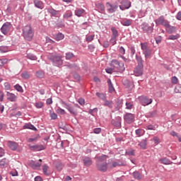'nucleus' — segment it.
I'll return each mask as SVG.
<instances>
[{"label":"nucleus","instance_id":"nucleus-8","mask_svg":"<svg viewBox=\"0 0 181 181\" xmlns=\"http://www.w3.org/2000/svg\"><path fill=\"white\" fill-rule=\"evenodd\" d=\"M120 4H122L119 6L121 11H125V9H129V8H131V1L128 0H123L120 1Z\"/></svg>","mask_w":181,"mask_h":181},{"label":"nucleus","instance_id":"nucleus-59","mask_svg":"<svg viewBox=\"0 0 181 181\" xmlns=\"http://www.w3.org/2000/svg\"><path fill=\"white\" fill-rule=\"evenodd\" d=\"M35 107L36 108H42V107H43V103L39 102L35 103Z\"/></svg>","mask_w":181,"mask_h":181},{"label":"nucleus","instance_id":"nucleus-4","mask_svg":"<svg viewBox=\"0 0 181 181\" xmlns=\"http://www.w3.org/2000/svg\"><path fill=\"white\" fill-rule=\"evenodd\" d=\"M111 66L114 67V69H117L119 73H122V71H125V66L123 63H119L117 59H113L111 62Z\"/></svg>","mask_w":181,"mask_h":181},{"label":"nucleus","instance_id":"nucleus-14","mask_svg":"<svg viewBox=\"0 0 181 181\" xmlns=\"http://www.w3.org/2000/svg\"><path fill=\"white\" fill-rule=\"evenodd\" d=\"M6 96H7V100H8L9 101H11L12 103L18 100V96L15 95V93H12L11 92H6Z\"/></svg>","mask_w":181,"mask_h":181},{"label":"nucleus","instance_id":"nucleus-53","mask_svg":"<svg viewBox=\"0 0 181 181\" xmlns=\"http://www.w3.org/2000/svg\"><path fill=\"white\" fill-rule=\"evenodd\" d=\"M110 43H112V46L117 43V37H112L110 39Z\"/></svg>","mask_w":181,"mask_h":181},{"label":"nucleus","instance_id":"nucleus-15","mask_svg":"<svg viewBox=\"0 0 181 181\" xmlns=\"http://www.w3.org/2000/svg\"><path fill=\"white\" fill-rule=\"evenodd\" d=\"M7 145L8 148L11 149V151H16L18 149V143L15 141H8L7 143Z\"/></svg>","mask_w":181,"mask_h":181},{"label":"nucleus","instance_id":"nucleus-48","mask_svg":"<svg viewBox=\"0 0 181 181\" xmlns=\"http://www.w3.org/2000/svg\"><path fill=\"white\" fill-rule=\"evenodd\" d=\"M146 129L151 130V131H156V127L154 125L150 124L146 127Z\"/></svg>","mask_w":181,"mask_h":181},{"label":"nucleus","instance_id":"nucleus-21","mask_svg":"<svg viewBox=\"0 0 181 181\" xmlns=\"http://www.w3.org/2000/svg\"><path fill=\"white\" fill-rule=\"evenodd\" d=\"M85 12H86L85 9L76 8V10L75 11V15L76 16H78V18H80V16H81V15H83V13H84Z\"/></svg>","mask_w":181,"mask_h":181},{"label":"nucleus","instance_id":"nucleus-3","mask_svg":"<svg viewBox=\"0 0 181 181\" xmlns=\"http://www.w3.org/2000/svg\"><path fill=\"white\" fill-rule=\"evenodd\" d=\"M141 47L145 59H149L152 54V49L148 47V45L146 43H141Z\"/></svg>","mask_w":181,"mask_h":181},{"label":"nucleus","instance_id":"nucleus-29","mask_svg":"<svg viewBox=\"0 0 181 181\" xmlns=\"http://www.w3.org/2000/svg\"><path fill=\"white\" fill-rule=\"evenodd\" d=\"M159 161L161 162V163H163V165H170L171 163L170 160L168 158H161L159 160Z\"/></svg>","mask_w":181,"mask_h":181},{"label":"nucleus","instance_id":"nucleus-57","mask_svg":"<svg viewBox=\"0 0 181 181\" xmlns=\"http://www.w3.org/2000/svg\"><path fill=\"white\" fill-rule=\"evenodd\" d=\"M175 93H181V86L180 85H178L175 87Z\"/></svg>","mask_w":181,"mask_h":181},{"label":"nucleus","instance_id":"nucleus-7","mask_svg":"<svg viewBox=\"0 0 181 181\" xmlns=\"http://www.w3.org/2000/svg\"><path fill=\"white\" fill-rule=\"evenodd\" d=\"M139 100H140V103L144 107H146V105H150V104L153 101L152 98H149L146 96H141L139 98Z\"/></svg>","mask_w":181,"mask_h":181},{"label":"nucleus","instance_id":"nucleus-58","mask_svg":"<svg viewBox=\"0 0 181 181\" xmlns=\"http://www.w3.org/2000/svg\"><path fill=\"white\" fill-rule=\"evenodd\" d=\"M7 163L8 162H6V159L4 158L0 161V166H5Z\"/></svg>","mask_w":181,"mask_h":181},{"label":"nucleus","instance_id":"nucleus-2","mask_svg":"<svg viewBox=\"0 0 181 181\" xmlns=\"http://www.w3.org/2000/svg\"><path fill=\"white\" fill-rule=\"evenodd\" d=\"M23 35L25 40L33 39V31L30 25H26L23 28Z\"/></svg>","mask_w":181,"mask_h":181},{"label":"nucleus","instance_id":"nucleus-39","mask_svg":"<svg viewBox=\"0 0 181 181\" xmlns=\"http://www.w3.org/2000/svg\"><path fill=\"white\" fill-rule=\"evenodd\" d=\"M39 138H40L39 135L34 136L31 138H29L28 139V142H36V141H37V139H39Z\"/></svg>","mask_w":181,"mask_h":181},{"label":"nucleus","instance_id":"nucleus-9","mask_svg":"<svg viewBox=\"0 0 181 181\" xmlns=\"http://www.w3.org/2000/svg\"><path fill=\"white\" fill-rule=\"evenodd\" d=\"M62 59H63V57L62 56H58V55L54 56L52 57V62L54 66H62V64H63V60H62Z\"/></svg>","mask_w":181,"mask_h":181},{"label":"nucleus","instance_id":"nucleus-49","mask_svg":"<svg viewBox=\"0 0 181 181\" xmlns=\"http://www.w3.org/2000/svg\"><path fill=\"white\" fill-rule=\"evenodd\" d=\"M94 37L95 35H88L87 37H86V42H93V40H94Z\"/></svg>","mask_w":181,"mask_h":181},{"label":"nucleus","instance_id":"nucleus-61","mask_svg":"<svg viewBox=\"0 0 181 181\" xmlns=\"http://www.w3.org/2000/svg\"><path fill=\"white\" fill-rule=\"evenodd\" d=\"M172 83L173 84H177V77L173 76L172 78Z\"/></svg>","mask_w":181,"mask_h":181},{"label":"nucleus","instance_id":"nucleus-62","mask_svg":"<svg viewBox=\"0 0 181 181\" xmlns=\"http://www.w3.org/2000/svg\"><path fill=\"white\" fill-rule=\"evenodd\" d=\"M94 134H100L101 132V128H95L93 129Z\"/></svg>","mask_w":181,"mask_h":181},{"label":"nucleus","instance_id":"nucleus-12","mask_svg":"<svg viewBox=\"0 0 181 181\" xmlns=\"http://www.w3.org/2000/svg\"><path fill=\"white\" fill-rule=\"evenodd\" d=\"M29 148L31 151H44V149L46 148L45 146L42 144H37L34 146L29 145Z\"/></svg>","mask_w":181,"mask_h":181},{"label":"nucleus","instance_id":"nucleus-52","mask_svg":"<svg viewBox=\"0 0 181 181\" xmlns=\"http://www.w3.org/2000/svg\"><path fill=\"white\" fill-rule=\"evenodd\" d=\"M126 155H129V156L135 155V151L134 150H129L126 151Z\"/></svg>","mask_w":181,"mask_h":181},{"label":"nucleus","instance_id":"nucleus-34","mask_svg":"<svg viewBox=\"0 0 181 181\" xmlns=\"http://www.w3.org/2000/svg\"><path fill=\"white\" fill-rule=\"evenodd\" d=\"M136 132V135H137V136H142V135H144L145 134V131H144V129H138L135 131Z\"/></svg>","mask_w":181,"mask_h":181},{"label":"nucleus","instance_id":"nucleus-17","mask_svg":"<svg viewBox=\"0 0 181 181\" xmlns=\"http://www.w3.org/2000/svg\"><path fill=\"white\" fill-rule=\"evenodd\" d=\"M165 30L167 33L170 35L172 33H175L177 29L175 26H170V23H168V26L165 27Z\"/></svg>","mask_w":181,"mask_h":181},{"label":"nucleus","instance_id":"nucleus-28","mask_svg":"<svg viewBox=\"0 0 181 181\" xmlns=\"http://www.w3.org/2000/svg\"><path fill=\"white\" fill-rule=\"evenodd\" d=\"M146 140L144 139L142 140L139 144V146H140V148H141V149H146Z\"/></svg>","mask_w":181,"mask_h":181},{"label":"nucleus","instance_id":"nucleus-23","mask_svg":"<svg viewBox=\"0 0 181 181\" xmlns=\"http://www.w3.org/2000/svg\"><path fill=\"white\" fill-rule=\"evenodd\" d=\"M125 163H122L120 161H114L112 163L111 168H117V166H125Z\"/></svg>","mask_w":181,"mask_h":181},{"label":"nucleus","instance_id":"nucleus-25","mask_svg":"<svg viewBox=\"0 0 181 181\" xmlns=\"http://www.w3.org/2000/svg\"><path fill=\"white\" fill-rule=\"evenodd\" d=\"M132 24V20L131 19H126L122 21V25H123V26H131Z\"/></svg>","mask_w":181,"mask_h":181},{"label":"nucleus","instance_id":"nucleus-44","mask_svg":"<svg viewBox=\"0 0 181 181\" xmlns=\"http://www.w3.org/2000/svg\"><path fill=\"white\" fill-rule=\"evenodd\" d=\"M96 7L98 8V9H100V11H104V9H105L104 4L101 3H98V4H96Z\"/></svg>","mask_w":181,"mask_h":181},{"label":"nucleus","instance_id":"nucleus-22","mask_svg":"<svg viewBox=\"0 0 181 181\" xmlns=\"http://www.w3.org/2000/svg\"><path fill=\"white\" fill-rule=\"evenodd\" d=\"M47 12L52 16H56V15H59V12H60V11H56L54 8H47Z\"/></svg>","mask_w":181,"mask_h":181},{"label":"nucleus","instance_id":"nucleus-46","mask_svg":"<svg viewBox=\"0 0 181 181\" xmlns=\"http://www.w3.org/2000/svg\"><path fill=\"white\" fill-rule=\"evenodd\" d=\"M0 52L1 53H6V52H8V47H5V46L0 47Z\"/></svg>","mask_w":181,"mask_h":181},{"label":"nucleus","instance_id":"nucleus-26","mask_svg":"<svg viewBox=\"0 0 181 181\" xmlns=\"http://www.w3.org/2000/svg\"><path fill=\"white\" fill-rule=\"evenodd\" d=\"M73 16V12L69 10L66 11V13L64 14L63 18L64 19H69V18H71Z\"/></svg>","mask_w":181,"mask_h":181},{"label":"nucleus","instance_id":"nucleus-41","mask_svg":"<svg viewBox=\"0 0 181 181\" xmlns=\"http://www.w3.org/2000/svg\"><path fill=\"white\" fill-rule=\"evenodd\" d=\"M65 57L66 60H70V59H73V57H74V54L72 52H67Z\"/></svg>","mask_w":181,"mask_h":181},{"label":"nucleus","instance_id":"nucleus-19","mask_svg":"<svg viewBox=\"0 0 181 181\" xmlns=\"http://www.w3.org/2000/svg\"><path fill=\"white\" fill-rule=\"evenodd\" d=\"M66 110L69 111L70 114H72V115H77V109L73 106L67 105Z\"/></svg>","mask_w":181,"mask_h":181},{"label":"nucleus","instance_id":"nucleus-47","mask_svg":"<svg viewBox=\"0 0 181 181\" xmlns=\"http://www.w3.org/2000/svg\"><path fill=\"white\" fill-rule=\"evenodd\" d=\"M27 57L30 59V60H37V57L36 56L32 54H28L27 55Z\"/></svg>","mask_w":181,"mask_h":181},{"label":"nucleus","instance_id":"nucleus-11","mask_svg":"<svg viewBox=\"0 0 181 181\" xmlns=\"http://www.w3.org/2000/svg\"><path fill=\"white\" fill-rule=\"evenodd\" d=\"M106 8L109 13H114L118 9V6H113L110 3H106Z\"/></svg>","mask_w":181,"mask_h":181},{"label":"nucleus","instance_id":"nucleus-16","mask_svg":"<svg viewBox=\"0 0 181 181\" xmlns=\"http://www.w3.org/2000/svg\"><path fill=\"white\" fill-rule=\"evenodd\" d=\"M83 162L84 166H86V167L91 166V165H93V160H91L90 157H83Z\"/></svg>","mask_w":181,"mask_h":181},{"label":"nucleus","instance_id":"nucleus-33","mask_svg":"<svg viewBox=\"0 0 181 181\" xmlns=\"http://www.w3.org/2000/svg\"><path fill=\"white\" fill-rule=\"evenodd\" d=\"M107 84L109 86V90L110 93L115 91V89H114V86H112V83L111 82V79L107 80Z\"/></svg>","mask_w":181,"mask_h":181},{"label":"nucleus","instance_id":"nucleus-24","mask_svg":"<svg viewBox=\"0 0 181 181\" xmlns=\"http://www.w3.org/2000/svg\"><path fill=\"white\" fill-rule=\"evenodd\" d=\"M35 6L36 8H39L40 9H43V3L39 0L34 1Z\"/></svg>","mask_w":181,"mask_h":181},{"label":"nucleus","instance_id":"nucleus-5","mask_svg":"<svg viewBox=\"0 0 181 181\" xmlns=\"http://www.w3.org/2000/svg\"><path fill=\"white\" fill-rule=\"evenodd\" d=\"M12 29V24L9 22L4 23L1 28V32L3 35H8L11 30Z\"/></svg>","mask_w":181,"mask_h":181},{"label":"nucleus","instance_id":"nucleus-56","mask_svg":"<svg viewBox=\"0 0 181 181\" xmlns=\"http://www.w3.org/2000/svg\"><path fill=\"white\" fill-rule=\"evenodd\" d=\"M78 103L80 105H84V104H86V100L83 98H79Z\"/></svg>","mask_w":181,"mask_h":181},{"label":"nucleus","instance_id":"nucleus-50","mask_svg":"<svg viewBox=\"0 0 181 181\" xmlns=\"http://www.w3.org/2000/svg\"><path fill=\"white\" fill-rule=\"evenodd\" d=\"M23 78H25V79H28L29 78V77H30V75H29V74L28 72H23L22 74H21Z\"/></svg>","mask_w":181,"mask_h":181},{"label":"nucleus","instance_id":"nucleus-60","mask_svg":"<svg viewBox=\"0 0 181 181\" xmlns=\"http://www.w3.org/2000/svg\"><path fill=\"white\" fill-rule=\"evenodd\" d=\"M50 117L52 119H57V115L54 112L51 113Z\"/></svg>","mask_w":181,"mask_h":181},{"label":"nucleus","instance_id":"nucleus-55","mask_svg":"<svg viewBox=\"0 0 181 181\" xmlns=\"http://www.w3.org/2000/svg\"><path fill=\"white\" fill-rule=\"evenodd\" d=\"M4 88L5 90H11V84H9L8 82H6L4 83Z\"/></svg>","mask_w":181,"mask_h":181},{"label":"nucleus","instance_id":"nucleus-13","mask_svg":"<svg viewBox=\"0 0 181 181\" xmlns=\"http://www.w3.org/2000/svg\"><path fill=\"white\" fill-rule=\"evenodd\" d=\"M135 117L132 113H127L126 115L124 116V120L127 124H132L134 122Z\"/></svg>","mask_w":181,"mask_h":181},{"label":"nucleus","instance_id":"nucleus-31","mask_svg":"<svg viewBox=\"0 0 181 181\" xmlns=\"http://www.w3.org/2000/svg\"><path fill=\"white\" fill-rule=\"evenodd\" d=\"M96 95H97V97H98V98H100V100H103V101H105L107 100V97L105 96V94H104V93H100L97 92Z\"/></svg>","mask_w":181,"mask_h":181},{"label":"nucleus","instance_id":"nucleus-40","mask_svg":"<svg viewBox=\"0 0 181 181\" xmlns=\"http://www.w3.org/2000/svg\"><path fill=\"white\" fill-rule=\"evenodd\" d=\"M111 30L112 32V37H118V30H117V29H115V28H112Z\"/></svg>","mask_w":181,"mask_h":181},{"label":"nucleus","instance_id":"nucleus-32","mask_svg":"<svg viewBox=\"0 0 181 181\" xmlns=\"http://www.w3.org/2000/svg\"><path fill=\"white\" fill-rule=\"evenodd\" d=\"M24 128L27 129H32L33 131H36V127H35L33 124H25L24 125Z\"/></svg>","mask_w":181,"mask_h":181},{"label":"nucleus","instance_id":"nucleus-35","mask_svg":"<svg viewBox=\"0 0 181 181\" xmlns=\"http://www.w3.org/2000/svg\"><path fill=\"white\" fill-rule=\"evenodd\" d=\"M180 37V35L176 34V35H171L168 37V40H176Z\"/></svg>","mask_w":181,"mask_h":181},{"label":"nucleus","instance_id":"nucleus-37","mask_svg":"<svg viewBox=\"0 0 181 181\" xmlns=\"http://www.w3.org/2000/svg\"><path fill=\"white\" fill-rule=\"evenodd\" d=\"M42 170H43V173L45 175H50V173H49V166L44 165L42 166Z\"/></svg>","mask_w":181,"mask_h":181},{"label":"nucleus","instance_id":"nucleus-45","mask_svg":"<svg viewBox=\"0 0 181 181\" xmlns=\"http://www.w3.org/2000/svg\"><path fill=\"white\" fill-rule=\"evenodd\" d=\"M156 110H153L148 113V117H150V118H152L153 117H156Z\"/></svg>","mask_w":181,"mask_h":181},{"label":"nucleus","instance_id":"nucleus-38","mask_svg":"<svg viewBox=\"0 0 181 181\" xmlns=\"http://www.w3.org/2000/svg\"><path fill=\"white\" fill-rule=\"evenodd\" d=\"M64 39V35L62 33H58L55 37V40H57V42L60 40H63Z\"/></svg>","mask_w":181,"mask_h":181},{"label":"nucleus","instance_id":"nucleus-43","mask_svg":"<svg viewBox=\"0 0 181 181\" xmlns=\"http://www.w3.org/2000/svg\"><path fill=\"white\" fill-rule=\"evenodd\" d=\"M36 76L39 78H43V77H45V73L43 71H38L36 73Z\"/></svg>","mask_w":181,"mask_h":181},{"label":"nucleus","instance_id":"nucleus-51","mask_svg":"<svg viewBox=\"0 0 181 181\" xmlns=\"http://www.w3.org/2000/svg\"><path fill=\"white\" fill-rule=\"evenodd\" d=\"M153 141H154V144H156V145L159 144L160 142V140L159 139V137H158V136H154L153 139Z\"/></svg>","mask_w":181,"mask_h":181},{"label":"nucleus","instance_id":"nucleus-63","mask_svg":"<svg viewBox=\"0 0 181 181\" xmlns=\"http://www.w3.org/2000/svg\"><path fill=\"white\" fill-rule=\"evenodd\" d=\"M119 53H121V54H125V49L123 48L122 47H121L119 49Z\"/></svg>","mask_w":181,"mask_h":181},{"label":"nucleus","instance_id":"nucleus-27","mask_svg":"<svg viewBox=\"0 0 181 181\" xmlns=\"http://www.w3.org/2000/svg\"><path fill=\"white\" fill-rule=\"evenodd\" d=\"M133 176L134 179H137V180H141L142 179V175L138 171H135L133 173Z\"/></svg>","mask_w":181,"mask_h":181},{"label":"nucleus","instance_id":"nucleus-18","mask_svg":"<svg viewBox=\"0 0 181 181\" xmlns=\"http://www.w3.org/2000/svg\"><path fill=\"white\" fill-rule=\"evenodd\" d=\"M141 28L144 32H146L147 33H152V31L153 30V28L148 25L146 23H144L141 25Z\"/></svg>","mask_w":181,"mask_h":181},{"label":"nucleus","instance_id":"nucleus-54","mask_svg":"<svg viewBox=\"0 0 181 181\" xmlns=\"http://www.w3.org/2000/svg\"><path fill=\"white\" fill-rule=\"evenodd\" d=\"M42 166V159L39 160V163H34V167L35 168H40Z\"/></svg>","mask_w":181,"mask_h":181},{"label":"nucleus","instance_id":"nucleus-36","mask_svg":"<svg viewBox=\"0 0 181 181\" xmlns=\"http://www.w3.org/2000/svg\"><path fill=\"white\" fill-rule=\"evenodd\" d=\"M14 88L16 90V91H18V93H23V88H22V86H21L19 84L15 85Z\"/></svg>","mask_w":181,"mask_h":181},{"label":"nucleus","instance_id":"nucleus-6","mask_svg":"<svg viewBox=\"0 0 181 181\" xmlns=\"http://www.w3.org/2000/svg\"><path fill=\"white\" fill-rule=\"evenodd\" d=\"M156 25L158 26L159 25H162L165 28L169 26V21L165 19L163 16H160L155 21Z\"/></svg>","mask_w":181,"mask_h":181},{"label":"nucleus","instance_id":"nucleus-1","mask_svg":"<svg viewBox=\"0 0 181 181\" xmlns=\"http://www.w3.org/2000/svg\"><path fill=\"white\" fill-rule=\"evenodd\" d=\"M107 159L108 156L107 155L95 157L96 169H98L100 172H107V170H108V163H107Z\"/></svg>","mask_w":181,"mask_h":181},{"label":"nucleus","instance_id":"nucleus-10","mask_svg":"<svg viewBox=\"0 0 181 181\" xmlns=\"http://www.w3.org/2000/svg\"><path fill=\"white\" fill-rule=\"evenodd\" d=\"M134 76H136V77H139V76H142V74L144 73V66L137 65L134 70Z\"/></svg>","mask_w":181,"mask_h":181},{"label":"nucleus","instance_id":"nucleus-30","mask_svg":"<svg viewBox=\"0 0 181 181\" xmlns=\"http://www.w3.org/2000/svg\"><path fill=\"white\" fill-rule=\"evenodd\" d=\"M136 60L138 63V65L137 66H144V64H143V60H142V57L141 56H136Z\"/></svg>","mask_w":181,"mask_h":181},{"label":"nucleus","instance_id":"nucleus-42","mask_svg":"<svg viewBox=\"0 0 181 181\" xmlns=\"http://www.w3.org/2000/svg\"><path fill=\"white\" fill-rule=\"evenodd\" d=\"M7 63H8L7 59H0V69L4 67V66H5V64H6Z\"/></svg>","mask_w":181,"mask_h":181},{"label":"nucleus","instance_id":"nucleus-64","mask_svg":"<svg viewBox=\"0 0 181 181\" xmlns=\"http://www.w3.org/2000/svg\"><path fill=\"white\" fill-rule=\"evenodd\" d=\"M176 19H177V21H181V11H179L176 15Z\"/></svg>","mask_w":181,"mask_h":181},{"label":"nucleus","instance_id":"nucleus-20","mask_svg":"<svg viewBox=\"0 0 181 181\" xmlns=\"http://www.w3.org/2000/svg\"><path fill=\"white\" fill-rule=\"evenodd\" d=\"M105 107H108L109 108H113L114 107V102L112 100H107V99L104 101Z\"/></svg>","mask_w":181,"mask_h":181}]
</instances>
